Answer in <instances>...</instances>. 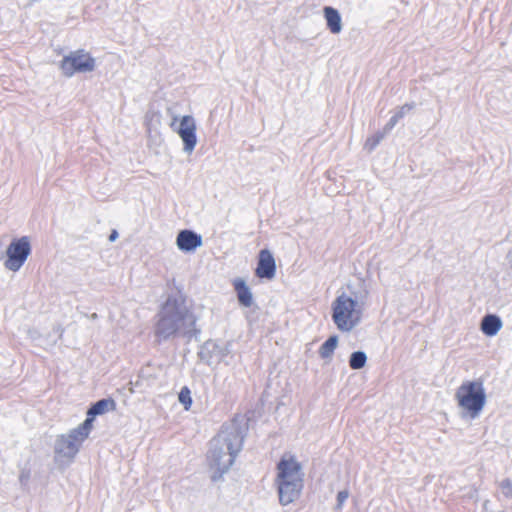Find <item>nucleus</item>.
Segmentation results:
<instances>
[{"label":"nucleus","mask_w":512,"mask_h":512,"mask_svg":"<svg viewBox=\"0 0 512 512\" xmlns=\"http://www.w3.org/2000/svg\"><path fill=\"white\" fill-rule=\"evenodd\" d=\"M197 317L186 305V299L181 294L169 295L157 313L155 336L160 341H166L178 335L188 341L199 340L201 329L196 325Z\"/></svg>","instance_id":"nucleus-1"},{"label":"nucleus","mask_w":512,"mask_h":512,"mask_svg":"<svg viewBox=\"0 0 512 512\" xmlns=\"http://www.w3.org/2000/svg\"><path fill=\"white\" fill-rule=\"evenodd\" d=\"M347 289L349 294L346 298H350L356 306L364 310L369 296V289L364 279H359L354 284H348Z\"/></svg>","instance_id":"nucleus-12"},{"label":"nucleus","mask_w":512,"mask_h":512,"mask_svg":"<svg viewBox=\"0 0 512 512\" xmlns=\"http://www.w3.org/2000/svg\"><path fill=\"white\" fill-rule=\"evenodd\" d=\"M233 288L237 295V300L240 306L243 307H251L254 299L253 294L250 287L247 285L246 281L242 278H235L233 280Z\"/></svg>","instance_id":"nucleus-13"},{"label":"nucleus","mask_w":512,"mask_h":512,"mask_svg":"<svg viewBox=\"0 0 512 512\" xmlns=\"http://www.w3.org/2000/svg\"><path fill=\"white\" fill-rule=\"evenodd\" d=\"M502 325V320L499 316L495 314H487L482 318L480 328L483 334L492 337L500 331Z\"/></svg>","instance_id":"nucleus-14"},{"label":"nucleus","mask_w":512,"mask_h":512,"mask_svg":"<svg viewBox=\"0 0 512 512\" xmlns=\"http://www.w3.org/2000/svg\"><path fill=\"white\" fill-rule=\"evenodd\" d=\"M97 318H98L97 313H92V314L90 315V319H91V320H96Z\"/></svg>","instance_id":"nucleus-31"},{"label":"nucleus","mask_w":512,"mask_h":512,"mask_svg":"<svg viewBox=\"0 0 512 512\" xmlns=\"http://www.w3.org/2000/svg\"><path fill=\"white\" fill-rule=\"evenodd\" d=\"M203 244L202 236L190 229L179 231L176 237V245L182 252L189 253L195 251Z\"/></svg>","instance_id":"nucleus-11"},{"label":"nucleus","mask_w":512,"mask_h":512,"mask_svg":"<svg viewBox=\"0 0 512 512\" xmlns=\"http://www.w3.org/2000/svg\"><path fill=\"white\" fill-rule=\"evenodd\" d=\"M220 351L221 348L216 342L208 340L200 347L198 351V357L202 362L210 365L213 356L217 353H220Z\"/></svg>","instance_id":"nucleus-17"},{"label":"nucleus","mask_w":512,"mask_h":512,"mask_svg":"<svg viewBox=\"0 0 512 512\" xmlns=\"http://www.w3.org/2000/svg\"><path fill=\"white\" fill-rule=\"evenodd\" d=\"M386 133L384 131L377 132L371 137L367 138L364 147L369 151H373L379 143L384 139Z\"/></svg>","instance_id":"nucleus-21"},{"label":"nucleus","mask_w":512,"mask_h":512,"mask_svg":"<svg viewBox=\"0 0 512 512\" xmlns=\"http://www.w3.org/2000/svg\"><path fill=\"white\" fill-rule=\"evenodd\" d=\"M84 440L73 433V429L67 434H62L55 441L54 451L59 457L72 459L78 453L79 448Z\"/></svg>","instance_id":"nucleus-9"},{"label":"nucleus","mask_w":512,"mask_h":512,"mask_svg":"<svg viewBox=\"0 0 512 512\" xmlns=\"http://www.w3.org/2000/svg\"><path fill=\"white\" fill-rule=\"evenodd\" d=\"M363 309L356 306L346 293L336 297L332 303V319L342 332H350L361 322Z\"/></svg>","instance_id":"nucleus-5"},{"label":"nucleus","mask_w":512,"mask_h":512,"mask_svg":"<svg viewBox=\"0 0 512 512\" xmlns=\"http://www.w3.org/2000/svg\"><path fill=\"white\" fill-rule=\"evenodd\" d=\"M29 477H30V473L29 471H22L20 476H19V481L21 484H25L28 480H29Z\"/></svg>","instance_id":"nucleus-27"},{"label":"nucleus","mask_w":512,"mask_h":512,"mask_svg":"<svg viewBox=\"0 0 512 512\" xmlns=\"http://www.w3.org/2000/svg\"><path fill=\"white\" fill-rule=\"evenodd\" d=\"M323 12L329 31L332 34H339L342 30V21L339 11L331 6H326Z\"/></svg>","instance_id":"nucleus-15"},{"label":"nucleus","mask_w":512,"mask_h":512,"mask_svg":"<svg viewBox=\"0 0 512 512\" xmlns=\"http://www.w3.org/2000/svg\"><path fill=\"white\" fill-rule=\"evenodd\" d=\"M338 336L331 335L319 348V355L323 359H330L338 345Z\"/></svg>","instance_id":"nucleus-18"},{"label":"nucleus","mask_w":512,"mask_h":512,"mask_svg":"<svg viewBox=\"0 0 512 512\" xmlns=\"http://www.w3.org/2000/svg\"><path fill=\"white\" fill-rule=\"evenodd\" d=\"M94 419L95 417H92L91 415L87 414V417L84 420V422L77 428L73 429V433L79 435L83 440H85L86 438H88L92 430Z\"/></svg>","instance_id":"nucleus-20"},{"label":"nucleus","mask_w":512,"mask_h":512,"mask_svg":"<svg viewBox=\"0 0 512 512\" xmlns=\"http://www.w3.org/2000/svg\"><path fill=\"white\" fill-rule=\"evenodd\" d=\"M276 484L278 488L279 502L286 506L296 501L304 487V473L302 465L295 457H282L277 463Z\"/></svg>","instance_id":"nucleus-3"},{"label":"nucleus","mask_w":512,"mask_h":512,"mask_svg":"<svg viewBox=\"0 0 512 512\" xmlns=\"http://www.w3.org/2000/svg\"><path fill=\"white\" fill-rule=\"evenodd\" d=\"M60 68L67 77L75 73L91 72L95 69V59L84 50L72 51L62 59Z\"/></svg>","instance_id":"nucleus-6"},{"label":"nucleus","mask_w":512,"mask_h":512,"mask_svg":"<svg viewBox=\"0 0 512 512\" xmlns=\"http://www.w3.org/2000/svg\"><path fill=\"white\" fill-rule=\"evenodd\" d=\"M398 123V121L393 118V116L389 119V121L386 123V125L384 126L383 128V131L387 134L389 133L394 127L395 125Z\"/></svg>","instance_id":"nucleus-26"},{"label":"nucleus","mask_w":512,"mask_h":512,"mask_svg":"<svg viewBox=\"0 0 512 512\" xmlns=\"http://www.w3.org/2000/svg\"><path fill=\"white\" fill-rule=\"evenodd\" d=\"M499 488L506 499L512 498V481L509 478L503 479L499 483Z\"/></svg>","instance_id":"nucleus-23"},{"label":"nucleus","mask_w":512,"mask_h":512,"mask_svg":"<svg viewBox=\"0 0 512 512\" xmlns=\"http://www.w3.org/2000/svg\"><path fill=\"white\" fill-rule=\"evenodd\" d=\"M31 254V243L28 236L13 239L6 250L7 259L4 266L13 272L18 271Z\"/></svg>","instance_id":"nucleus-7"},{"label":"nucleus","mask_w":512,"mask_h":512,"mask_svg":"<svg viewBox=\"0 0 512 512\" xmlns=\"http://www.w3.org/2000/svg\"><path fill=\"white\" fill-rule=\"evenodd\" d=\"M63 331H64V330H63L61 327H58V328H57V332H59V333H60V336H62Z\"/></svg>","instance_id":"nucleus-32"},{"label":"nucleus","mask_w":512,"mask_h":512,"mask_svg":"<svg viewBox=\"0 0 512 512\" xmlns=\"http://www.w3.org/2000/svg\"><path fill=\"white\" fill-rule=\"evenodd\" d=\"M455 398L460 408L471 418L477 417L486 404V392L481 380L464 381L456 390Z\"/></svg>","instance_id":"nucleus-4"},{"label":"nucleus","mask_w":512,"mask_h":512,"mask_svg":"<svg viewBox=\"0 0 512 512\" xmlns=\"http://www.w3.org/2000/svg\"><path fill=\"white\" fill-rule=\"evenodd\" d=\"M178 116L174 115L170 123L171 129L176 132L183 142V151L185 153H192L197 144L196 135V121L191 115H184L181 117L179 124H177Z\"/></svg>","instance_id":"nucleus-8"},{"label":"nucleus","mask_w":512,"mask_h":512,"mask_svg":"<svg viewBox=\"0 0 512 512\" xmlns=\"http://www.w3.org/2000/svg\"><path fill=\"white\" fill-rule=\"evenodd\" d=\"M256 276L261 279L271 280L276 274V262L273 254L268 249L259 252Z\"/></svg>","instance_id":"nucleus-10"},{"label":"nucleus","mask_w":512,"mask_h":512,"mask_svg":"<svg viewBox=\"0 0 512 512\" xmlns=\"http://www.w3.org/2000/svg\"><path fill=\"white\" fill-rule=\"evenodd\" d=\"M118 238V232L116 230H112L109 235V241L113 242Z\"/></svg>","instance_id":"nucleus-28"},{"label":"nucleus","mask_w":512,"mask_h":512,"mask_svg":"<svg viewBox=\"0 0 512 512\" xmlns=\"http://www.w3.org/2000/svg\"><path fill=\"white\" fill-rule=\"evenodd\" d=\"M393 118H395L397 121H399L400 119H402V116L396 112V113L393 115Z\"/></svg>","instance_id":"nucleus-30"},{"label":"nucleus","mask_w":512,"mask_h":512,"mask_svg":"<svg viewBox=\"0 0 512 512\" xmlns=\"http://www.w3.org/2000/svg\"><path fill=\"white\" fill-rule=\"evenodd\" d=\"M367 363V355L364 351L358 350L351 353L349 357V366L353 370L362 369Z\"/></svg>","instance_id":"nucleus-19"},{"label":"nucleus","mask_w":512,"mask_h":512,"mask_svg":"<svg viewBox=\"0 0 512 512\" xmlns=\"http://www.w3.org/2000/svg\"><path fill=\"white\" fill-rule=\"evenodd\" d=\"M349 492L347 490L339 491L337 494V505L336 509L340 510L344 504V502L348 499Z\"/></svg>","instance_id":"nucleus-24"},{"label":"nucleus","mask_w":512,"mask_h":512,"mask_svg":"<svg viewBox=\"0 0 512 512\" xmlns=\"http://www.w3.org/2000/svg\"><path fill=\"white\" fill-rule=\"evenodd\" d=\"M179 402L184 406L185 410H189L192 405L191 391L187 386L181 388L178 395Z\"/></svg>","instance_id":"nucleus-22"},{"label":"nucleus","mask_w":512,"mask_h":512,"mask_svg":"<svg viewBox=\"0 0 512 512\" xmlns=\"http://www.w3.org/2000/svg\"><path fill=\"white\" fill-rule=\"evenodd\" d=\"M247 430L246 424L233 419L230 423L222 425L218 434L211 439L207 459L209 466L215 469L211 476L213 482L220 480L233 465L243 448Z\"/></svg>","instance_id":"nucleus-2"},{"label":"nucleus","mask_w":512,"mask_h":512,"mask_svg":"<svg viewBox=\"0 0 512 512\" xmlns=\"http://www.w3.org/2000/svg\"><path fill=\"white\" fill-rule=\"evenodd\" d=\"M415 108V103H406L404 104L403 106H401L399 108V110L397 111L398 114H400L402 116V118L409 112L411 111L412 109Z\"/></svg>","instance_id":"nucleus-25"},{"label":"nucleus","mask_w":512,"mask_h":512,"mask_svg":"<svg viewBox=\"0 0 512 512\" xmlns=\"http://www.w3.org/2000/svg\"><path fill=\"white\" fill-rule=\"evenodd\" d=\"M116 408V402L112 398H104L96 401L93 403L88 411L87 414L91 415L92 417H96L99 415L104 414L105 412L109 410H115Z\"/></svg>","instance_id":"nucleus-16"},{"label":"nucleus","mask_w":512,"mask_h":512,"mask_svg":"<svg viewBox=\"0 0 512 512\" xmlns=\"http://www.w3.org/2000/svg\"><path fill=\"white\" fill-rule=\"evenodd\" d=\"M507 260L510 263V265L512 266V250L509 251V253L507 254Z\"/></svg>","instance_id":"nucleus-29"}]
</instances>
